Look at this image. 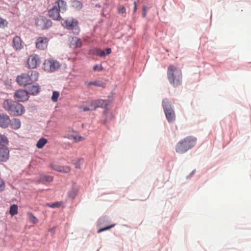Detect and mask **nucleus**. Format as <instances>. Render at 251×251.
<instances>
[{
    "label": "nucleus",
    "mask_w": 251,
    "mask_h": 251,
    "mask_svg": "<svg viewBox=\"0 0 251 251\" xmlns=\"http://www.w3.org/2000/svg\"><path fill=\"white\" fill-rule=\"evenodd\" d=\"M3 107L10 115L14 116H19L25 112L24 106L14 101L5 100L3 102Z\"/></svg>",
    "instance_id": "nucleus-1"
},
{
    "label": "nucleus",
    "mask_w": 251,
    "mask_h": 251,
    "mask_svg": "<svg viewBox=\"0 0 251 251\" xmlns=\"http://www.w3.org/2000/svg\"><path fill=\"white\" fill-rule=\"evenodd\" d=\"M167 76L170 83L174 87L179 86L181 83V71L174 65H171L168 67Z\"/></svg>",
    "instance_id": "nucleus-2"
},
{
    "label": "nucleus",
    "mask_w": 251,
    "mask_h": 251,
    "mask_svg": "<svg viewBox=\"0 0 251 251\" xmlns=\"http://www.w3.org/2000/svg\"><path fill=\"white\" fill-rule=\"evenodd\" d=\"M196 142L197 139L195 137H186L177 143L176 146V151L178 153H184L194 147Z\"/></svg>",
    "instance_id": "nucleus-3"
},
{
    "label": "nucleus",
    "mask_w": 251,
    "mask_h": 251,
    "mask_svg": "<svg viewBox=\"0 0 251 251\" xmlns=\"http://www.w3.org/2000/svg\"><path fill=\"white\" fill-rule=\"evenodd\" d=\"M66 10V3L64 0L56 1L52 7L48 11L49 17L53 20L59 21L61 17L60 12H63Z\"/></svg>",
    "instance_id": "nucleus-4"
},
{
    "label": "nucleus",
    "mask_w": 251,
    "mask_h": 251,
    "mask_svg": "<svg viewBox=\"0 0 251 251\" xmlns=\"http://www.w3.org/2000/svg\"><path fill=\"white\" fill-rule=\"evenodd\" d=\"M61 24L64 28L68 30H73L74 33L75 34H78L79 32L78 22L76 19L72 17H69L63 20Z\"/></svg>",
    "instance_id": "nucleus-5"
},
{
    "label": "nucleus",
    "mask_w": 251,
    "mask_h": 251,
    "mask_svg": "<svg viewBox=\"0 0 251 251\" xmlns=\"http://www.w3.org/2000/svg\"><path fill=\"white\" fill-rule=\"evenodd\" d=\"M162 106L167 120L169 123L173 122L176 119L174 111L172 108L170 101L165 99L163 100Z\"/></svg>",
    "instance_id": "nucleus-6"
},
{
    "label": "nucleus",
    "mask_w": 251,
    "mask_h": 251,
    "mask_svg": "<svg viewBox=\"0 0 251 251\" xmlns=\"http://www.w3.org/2000/svg\"><path fill=\"white\" fill-rule=\"evenodd\" d=\"M43 65L44 70L48 72H54L58 69L60 66L59 62L52 59L46 60Z\"/></svg>",
    "instance_id": "nucleus-7"
},
{
    "label": "nucleus",
    "mask_w": 251,
    "mask_h": 251,
    "mask_svg": "<svg viewBox=\"0 0 251 251\" xmlns=\"http://www.w3.org/2000/svg\"><path fill=\"white\" fill-rule=\"evenodd\" d=\"M49 39L45 36H39L36 38L35 45L36 48L40 50H44L48 48Z\"/></svg>",
    "instance_id": "nucleus-8"
},
{
    "label": "nucleus",
    "mask_w": 251,
    "mask_h": 251,
    "mask_svg": "<svg viewBox=\"0 0 251 251\" xmlns=\"http://www.w3.org/2000/svg\"><path fill=\"white\" fill-rule=\"evenodd\" d=\"M40 64V59L38 55H30L27 59L26 65L29 69H35Z\"/></svg>",
    "instance_id": "nucleus-9"
},
{
    "label": "nucleus",
    "mask_w": 251,
    "mask_h": 251,
    "mask_svg": "<svg viewBox=\"0 0 251 251\" xmlns=\"http://www.w3.org/2000/svg\"><path fill=\"white\" fill-rule=\"evenodd\" d=\"M51 21L44 17H40L36 20V25L40 29L48 28L51 26Z\"/></svg>",
    "instance_id": "nucleus-10"
},
{
    "label": "nucleus",
    "mask_w": 251,
    "mask_h": 251,
    "mask_svg": "<svg viewBox=\"0 0 251 251\" xmlns=\"http://www.w3.org/2000/svg\"><path fill=\"white\" fill-rule=\"evenodd\" d=\"M28 95L27 91L24 90H19L14 93V98L19 101H25L28 100Z\"/></svg>",
    "instance_id": "nucleus-11"
},
{
    "label": "nucleus",
    "mask_w": 251,
    "mask_h": 251,
    "mask_svg": "<svg viewBox=\"0 0 251 251\" xmlns=\"http://www.w3.org/2000/svg\"><path fill=\"white\" fill-rule=\"evenodd\" d=\"M16 80L20 85L25 86L31 84L28 73H24L18 75L16 78Z\"/></svg>",
    "instance_id": "nucleus-12"
},
{
    "label": "nucleus",
    "mask_w": 251,
    "mask_h": 251,
    "mask_svg": "<svg viewBox=\"0 0 251 251\" xmlns=\"http://www.w3.org/2000/svg\"><path fill=\"white\" fill-rule=\"evenodd\" d=\"M12 45L16 50H20L24 47V42L19 36H16L12 41Z\"/></svg>",
    "instance_id": "nucleus-13"
},
{
    "label": "nucleus",
    "mask_w": 251,
    "mask_h": 251,
    "mask_svg": "<svg viewBox=\"0 0 251 251\" xmlns=\"http://www.w3.org/2000/svg\"><path fill=\"white\" fill-rule=\"evenodd\" d=\"M11 120L6 114H0V126L3 128L7 127L10 124Z\"/></svg>",
    "instance_id": "nucleus-14"
},
{
    "label": "nucleus",
    "mask_w": 251,
    "mask_h": 251,
    "mask_svg": "<svg viewBox=\"0 0 251 251\" xmlns=\"http://www.w3.org/2000/svg\"><path fill=\"white\" fill-rule=\"evenodd\" d=\"M91 102L94 110L98 107L104 108L107 105V103L106 100L101 99L92 100L91 101Z\"/></svg>",
    "instance_id": "nucleus-15"
},
{
    "label": "nucleus",
    "mask_w": 251,
    "mask_h": 251,
    "mask_svg": "<svg viewBox=\"0 0 251 251\" xmlns=\"http://www.w3.org/2000/svg\"><path fill=\"white\" fill-rule=\"evenodd\" d=\"M9 156V151L7 148L0 147V161H6Z\"/></svg>",
    "instance_id": "nucleus-16"
},
{
    "label": "nucleus",
    "mask_w": 251,
    "mask_h": 251,
    "mask_svg": "<svg viewBox=\"0 0 251 251\" xmlns=\"http://www.w3.org/2000/svg\"><path fill=\"white\" fill-rule=\"evenodd\" d=\"M50 166L53 170L59 172L68 173L71 171L70 168L68 166H61L57 165H51Z\"/></svg>",
    "instance_id": "nucleus-17"
},
{
    "label": "nucleus",
    "mask_w": 251,
    "mask_h": 251,
    "mask_svg": "<svg viewBox=\"0 0 251 251\" xmlns=\"http://www.w3.org/2000/svg\"><path fill=\"white\" fill-rule=\"evenodd\" d=\"M28 75H29V78L30 81V83L32 84L33 82L38 80L39 78V73L35 71H31L28 72Z\"/></svg>",
    "instance_id": "nucleus-18"
},
{
    "label": "nucleus",
    "mask_w": 251,
    "mask_h": 251,
    "mask_svg": "<svg viewBox=\"0 0 251 251\" xmlns=\"http://www.w3.org/2000/svg\"><path fill=\"white\" fill-rule=\"evenodd\" d=\"M91 104V101H85L83 103L82 105L79 107V108L83 111H88L90 110H93L94 109Z\"/></svg>",
    "instance_id": "nucleus-19"
},
{
    "label": "nucleus",
    "mask_w": 251,
    "mask_h": 251,
    "mask_svg": "<svg viewBox=\"0 0 251 251\" xmlns=\"http://www.w3.org/2000/svg\"><path fill=\"white\" fill-rule=\"evenodd\" d=\"M53 177L51 176H47L42 175L40 176L38 180V182L44 183L45 182H51L53 180Z\"/></svg>",
    "instance_id": "nucleus-20"
},
{
    "label": "nucleus",
    "mask_w": 251,
    "mask_h": 251,
    "mask_svg": "<svg viewBox=\"0 0 251 251\" xmlns=\"http://www.w3.org/2000/svg\"><path fill=\"white\" fill-rule=\"evenodd\" d=\"M39 86L38 85H31L28 87V90L30 94L35 95L39 92Z\"/></svg>",
    "instance_id": "nucleus-21"
},
{
    "label": "nucleus",
    "mask_w": 251,
    "mask_h": 251,
    "mask_svg": "<svg viewBox=\"0 0 251 251\" xmlns=\"http://www.w3.org/2000/svg\"><path fill=\"white\" fill-rule=\"evenodd\" d=\"M11 126L14 129H17L21 126V122L18 119H13L11 123Z\"/></svg>",
    "instance_id": "nucleus-22"
},
{
    "label": "nucleus",
    "mask_w": 251,
    "mask_h": 251,
    "mask_svg": "<svg viewBox=\"0 0 251 251\" xmlns=\"http://www.w3.org/2000/svg\"><path fill=\"white\" fill-rule=\"evenodd\" d=\"M72 43L75 48H80L82 45L81 39L77 37L72 38Z\"/></svg>",
    "instance_id": "nucleus-23"
},
{
    "label": "nucleus",
    "mask_w": 251,
    "mask_h": 251,
    "mask_svg": "<svg viewBox=\"0 0 251 251\" xmlns=\"http://www.w3.org/2000/svg\"><path fill=\"white\" fill-rule=\"evenodd\" d=\"M48 140L45 138L40 139L36 144V147L38 149H42L47 143Z\"/></svg>",
    "instance_id": "nucleus-24"
},
{
    "label": "nucleus",
    "mask_w": 251,
    "mask_h": 251,
    "mask_svg": "<svg viewBox=\"0 0 251 251\" xmlns=\"http://www.w3.org/2000/svg\"><path fill=\"white\" fill-rule=\"evenodd\" d=\"M8 144L7 138L4 135L0 134V146H6Z\"/></svg>",
    "instance_id": "nucleus-25"
},
{
    "label": "nucleus",
    "mask_w": 251,
    "mask_h": 251,
    "mask_svg": "<svg viewBox=\"0 0 251 251\" xmlns=\"http://www.w3.org/2000/svg\"><path fill=\"white\" fill-rule=\"evenodd\" d=\"M28 216V219L30 223H32L34 224H36L38 223V219L32 213L29 212L27 213Z\"/></svg>",
    "instance_id": "nucleus-26"
},
{
    "label": "nucleus",
    "mask_w": 251,
    "mask_h": 251,
    "mask_svg": "<svg viewBox=\"0 0 251 251\" xmlns=\"http://www.w3.org/2000/svg\"><path fill=\"white\" fill-rule=\"evenodd\" d=\"M9 213L12 216L16 215L18 213V206L16 204H13L10 207Z\"/></svg>",
    "instance_id": "nucleus-27"
},
{
    "label": "nucleus",
    "mask_w": 251,
    "mask_h": 251,
    "mask_svg": "<svg viewBox=\"0 0 251 251\" xmlns=\"http://www.w3.org/2000/svg\"><path fill=\"white\" fill-rule=\"evenodd\" d=\"M77 190L76 189L73 188L68 193V197L71 199H74L76 196Z\"/></svg>",
    "instance_id": "nucleus-28"
},
{
    "label": "nucleus",
    "mask_w": 251,
    "mask_h": 251,
    "mask_svg": "<svg viewBox=\"0 0 251 251\" xmlns=\"http://www.w3.org/2000/svg\"><path fill=\"white\" fill-rule=\"evenodd\" d=\"M94 53L100 57L104 56L105 55V51L99 49H95Z\"/></svg>",
    "instance_id": "nucleus-29"
},
{
    "label": "nucleus",
    "mask_w": 251,
    "mask_h": 251,
    "mask_svg": "<svg viewBox=\"0 0 251 251\" xmlns=\"http://www.w3.org/2000/svg\"><path fill=\"white\" fill-rule=\"evenodd\" d=\"M59 97V93L57 91H54L52 93L51 97V100L53 102H56L58 100V97Z\"/></svg>",
    "instance_id": "nucleus-30"
},
{
    "label": "nucleus",
    "mask_w": 251,
    "mask_h": 251,
    "mask_svg": "<svg viewBox=\"0 0 251 251\" xmlns=\"http://www.w3.org/2000/svg\"><path fill=\"white\" fill-rule=\"evenodd\" d=\"M62 204V201H58L52 203L51 204L48 203L47 206L51 208H55L60 206Z\"/></svg>",
    "instance_id": "nucleus-31"
},
{
    "label": "nucleus",
    "mask_w": 251,
    "mask_h": 251,
    "mask_svg": "<svg viewBox=\"0 0 251 251\" xmlns=\"http://www.w3.org/2000/svg\"><path fill=\"white\" fill-rule=\"evenodd\" d=\"M7 21L0 16V28H3L7 25Z\"/></svg>",
    "instance_id": "nucleus-32"
},
{
    "label": "nucleus",
    "mask_w": 251,
    "mask_h": 251,
    "mask_svg": "<svg viewBox=\"0 0 251 251\" xmlns=\"http://www.w3.org/2000/svg\"><path fill=\"white\" fill-rule=\"evenodd\" d=\"M68 138H70V139L73 138L75 142L81 141L82 140H83V139H84L83 137L79 136V135H71L70 137H69Z\"/></svg>",
    "instance_id": "nucleus-33"
},
{
    "label": "nucleus",
    "mask_w": 251,
    "mask_h": 251,
    "mask_svg": "<svg viewBox=\"0 0 251 251\" xmlns=\"http://www.w3.org/2000/svg\"><path fill=\"white\" fill-rule=\"evenodd\" d=\"M118 13L123 16L126 15V8L124 6H120L118 8Z\"/></svg>",
    "instance_id": "nucleus-34"
},
{
    "label": "nucleus",
    "mask_w": 251,
    "mask_h": 251,
    "mask_svg": "<svg viewBox=\"0 0 251 251\" xmlns=\"http://www.w3.org/2000/svg\"><path fill=\"white\" fill-rule=\"evenodd\" d=\"M114 226H115V224H113L111 226H107L104 227L103 228H100V229L98 230V232L100 233L103 231L108 230V229H110L111 228L114 227Z\"/></svg>",
    "instance_id": "nucleus-35"
},
{
    "label": "nucleus",
    "mask_w": 251,
    "mask_h": 251,
    "mask_svg": "<svg viewBox=\"0 0 251 251\" xmlns=\"http://www.w3.org/2000/svg\"><path fill=\"white\" fill-rule=\"evenodd\" d=\"M5 185L3 179L0 178V192L3 191L5 189Z\"/></svg>",
    "instance_id": "nucleus-36"
},
{
    "label": "nucleus",
    "mask_w": 251,
    "mask_h": 251,
    "mask_svg": "<svg viewBox=\"0 0 251 251\" xmlns=\"http://www.w3.org/2000/svg\"><path fill=\"white\" fill-rule=\"evenodd\" d=\"M93 70L95 71H101L103 70V67L101 65H96L94 66Z\"/></svg>",
    "instance_id": "nucleus-37"
},
{
    "label": "nucleus",
    "mask_w": 251,
    "mask_h": 251,
    "mask_svg": "<svg viewBox=\"0 0 251 251\" xmlns=\"http://www.w3.org/2000/svg\"><path fill=\"white\" fill-rule=\"evenodd\" d=\"M74 4H75V5L76 6H79L80 7V8L82 7V4L81 3V2L79 1H75L74 2Z\"/></svg>",
    "instance_id": "nucleus-38"
},
{
    "label": "nucleus",
    "mask_w": 251,
    "mask_h": 251,
    "mask_svg": "<svg viewBox=\"0 0 251 251\" xmlns=\"http://www.w3.org/2000/svg\"><path fill=\"white\" fill-rule=\"evenodd\" d=\"M89 85H95V86H98V83L97 81H93V82H90L89 83Z\"/></svg>",
    "instance_id": "nucleus-39"
},
{
    "label": "nucleus",
    "mask_w": 251,
    "mask_h": 251,
    "mask_svg": "<svg viewBox=\"0 0 251 251\" xmlns=\"http://www.w3.org/2000/svg\"><path fill=\"white\" fill-rule=\"evenodd\" d=\"M106 54H109L111 52V50L110 48H107L106 49Z\"/></svg>",
    "instance_id": "nucleus-40"
},
{
    "label": "nucleus",
    "mask_w": 251,
    "mask_h": 251,
    "mask_svg": "<svg viewBox=\"0 0 251 251\" xmlns=\"http://www.w3.org/2000/svg\"><path fill=\"white\" fill-rule=\"evenodd\" d=\"M136 10V1L134 2V9L133 11L135 12Z\"/></svg>",
    "instance_id": "nucleus-41"
},
{
    "label": "nucleus",
    "mask_w": 251,
    "mask_h": 251,
    "mask_svg": "<svg viewBox=\"0 0 251 251\" xmlns=\"http://www.w3.org/2000/svg\"><path fill=\"white\" fill-rule=\"evenodd\" d=\"M146 16V12L144 11L143 13V17H145Z\"/></svg>",
    "instance_id": "nucleus-42"
}]
</instances>
